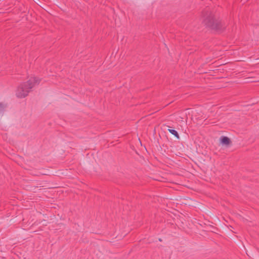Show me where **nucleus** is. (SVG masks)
Instances as JSON below:
<instances>
[{"label":"nucleus","mask_w":259,"mask_h":259,"mask_svg":"<svg viewBox=\"0 0 259 259\" xmlns=\"http://www.w3.org/2000/svg\"><path fill=\"white\" fill-rule=\"evenodd\" d=\"M205 24L212 28L217 29L219 25V20L214 16H209L206 18L204 21Z\"/></svg>","instance_id":"nucleus-2"},{"label":"nucleus","mask_w":259,"mask_h":259,"mask_svg":"<svg viewBox=\"0 0 259 259\" xmlns=\"http://www.w3.org/2000/svg\"><path fill=\"white\" fill-rule=\"evenodd\" d=\"M40 81V79L39 78L35 76H32L30 77L26 82H24V83H26L27 87L30 91V90L33 87L38 85Z\"/></svg>","instance_id":"nucleus-3"},{"label":"nucleus","mask_w":259,"mask_h":259,"mask_svg":"<svg viewBox=\"0 0 259 259\" xmlns=\"http://www.w3.org/2000/svg\"><path fill=\"white\" fill-rule=\"evenodd\" d=\"M168 131H169V132L170 134H171L172 135L175 136L177 138H178V139L179 138V135L176 131H175V130H173V129H170V128H168Z\"/></svg>","instance_id":"nucleus-5"},{"label":"nucleus","mask_w":259,"mask_h":259,"mask_svg":"<svg viewBox=\"0 0 259 259\" xmlns=\"http://www.w3.org/2000/svg\"><path fill=\"white\" fill-rule=\"evenodd\" d=\"M30 90L26 86V83H20L15 90V95L18 98H24L28 96Z\"/></svg>","instance_id":"nucleus-1"},{"label":"nucleus","mask_w":259,"mask_h":259,"mask_svg":"<svg viewBox=\"0 0 259 259\" xmlns=\"http://www.w3.org/2000/svg\"><path fill=\"white\" fill-rule=\"evenodd\" d=\"M220 142L221 144L226 146H228L231 144L230 139L227 137H222L220 138Z\"/></svg>","instance_id":"nucleus-4"},{"label":"nucleus","mask_w":259,"mask_h":259,"mask_svg":"<svg viewBox=\"0 0 259 259\" xmlns=\"http://www.w3.org/2000/svg\"><path fill=\"white\" fill-rule=\"evenodd\" d=\"M2 110H3V107L1 106V105H0V113L2 112Z\"/></svg>","instance_id":"nucleus-6"}]
</instances>
